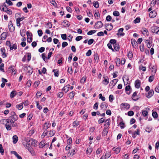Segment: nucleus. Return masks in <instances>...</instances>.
<instances>
[{
	"mask_svg": "<svg viewBox=\"0 0 159 159\" xmlns=\"http://www.w3.org/2000/svg\"><path fill=\"white\" fill-rule=\"evenodd\" d=\"M104 79L102 81V83L105 85L108 84L109 82V80L108 78L106 77H103Z\"/></svg>",
	"mask_w": 159,
	"mask_h": 159,
	"instance_id": "obj_14",
	"label": "nucleus"
},
{
	"mask_svg": "<svg viewBox=\"0 0 159 159\" xmlns=\"http://www.w3.org/2000/svg\"><path fill=\"white\" fill-rule=\"evenodd\" d=\"M118 81V80L117 79H114L113 80H112L111 81L113 83H112V85H113V87L115 86L116 84V83Z\"/></svg>",
	"mask_w": 159,
	"mask_h": 159,
	"instance_id": "obj_48",
	"label": "nucleus"
},
{
	"mask_svg": "<svg viewBox=\"0 0 159 159\" xmlns=\"http://www.w3.org/2000/svg\"><path fill=\"white\" fill-rule=\"evenodd\" d=\"M135 87L137 88H139L140 85V82L139 80H137L135 82Z\"/></svg>",
	"mask_w": 159,
	"mask_h": 159,
	"instance_id": "obj_13",
	"label": "nucleus"
},
{
	"mask_svg": "<svg viewBox=\"0 0 159 159\" xmlns=\"http://www.w3.org/2000/svg\"><path fill=\"white\" fill-rule=\"evenodd\" d=\"M13 114L10 116L9 117L11 124L14 123V122L16 121L18 119L17 116L14 114L15 113L13 112Z\"/></svg>",
	"mask_w": 159,
	"mask_h": 159,
	"instance_id": "obj_1",
	"label": "nucleus"
},
{
	"mask_svg": "<svg viewBox=\"0 0 159 159\" xmlns=\"http://www.w3.org/2000/svg\"><path fill=\"white\" fill-rule=\"evenodd\" d=\"M24 69L25 71H27V73L29 75L31 74L33 71L32 69L29 66H26Z\"/></svg>",
	"mask_w": 159,
	"mask_h": 159,
	"instance_id": "obj_2",
	"label": "nucleus"
},
{
	"mask_svg": "<svg viewBox=\"0 0 159 159\" xmlns=\"http://www.w3.org/2000/svg\"><path fill=\"white\" fill-rule=\"evenodd\" d=\"M148 112L145 110H143L142 111V115L144 116H146L148 114Z\"/></svg>",
	"mask_w": 159,
	"mask_h": 159,
	"instance_id": "obj_46",
	"label": "nucleus"
},
{
	"mask_svg": "<svg viewBox=\"0 0 159 159\" xmlns=\"http://www.w3.org/2000/svg\"><path fill=\"white\" fill-rule=\"evenodd\" d=\"M137 93L136 92H134L132 95V99L134 101H136L138 100V98H136L135 97L136 96Z\"/></svg>",
	"mask_w": 159,
	"mask_h": 159,
	"instance_id": "obj_32",
	"label": "nucleus"
},
{
	"mask_svg": "<svg viewBox=\"0 0 159 159\" xmlns=\"http://www.w3.org/2000/svg\"><path fill=\"white\" fill-rule=\"evenodd\" d=\"M151 39V38H149V39H147L145 41V42L146 44L147 47L150 48L152 46L151 43H150V40Z\"/></svg>",
	"mask_w": 159,
	"mask_h": 159,
	"instance_id": "obj_6",
	"label": "nucleus"
},
{
	"mask_svg": "<svg viewBox=\"0 0 159 159\" xmlns=\"http://www.w3.org/2000/svg\"><path fill=\"white\" fill-rule=\"evenodd\" d=\"M131 87L130 85H128L126 86L125 88V91H126V93L128 95H129L130 93V90Z\"/></svg>",
	"mask_w": 159,
	"mask_h": 159,
	"instance_id": "obj_10",
	"label": "nucleus"
},
{
	"mask_svg": "<svg viewBox=\"0 0 159 159\" xmlns=\"http://www.w3.org/2000/svg\"><path fill=\"white\" fill-rule=\"evenodd\" d=\"M45 142L44 141H42L39 144V147L40 148H41L44 147L45 145Z\"/></svg>",
	"mask_w": 159,
	"mask_h": 159,
	"instance_id": "obj_34",
	"label": "nucleus"
},
{
	"mask_svg": "<svg viewBox=\"0 0 159 159\" xmlns=\"http://www.w3.org/2000/svg\"><path fill=\"white\" fill-rule=\"evenodd\" d=\"M148 33V30L146 29H144L143 30V31L142 32L143 34L145 35L146 34V35H148V34L147 33Z\"/></svg>",
	"mask_w": 159,
	"mask_h": 159,
	"instance_id": "obj_58",
	"label": "nucleus"
},
{
	"mask_svg": "<svg viewBox=\"0 0 159 159\" xmlns=\"http://www.w3.org/2000/svg\"><path fill=\"white\" fill-rule=\"evenodd\" d=\"M13 142L14 143H16L18 140V137L16 135H14L12 137Z\"/></svg>",
	"mask_w": 159,
	"mask_h": 159,
	"instance_id": "obj_20",
	"label": "nucleus"
},
{
	"mask_svg": "<svg viewBox=\"0 0 159 159\" xmlns=\"http://www.w3.org/2000/svg\"><path fill=\"white\" fill-rule=\"evenodd\" d=\"M68 72L70 74H71L73 73V70L72 67H69L68 70Z\"/></svg>",
	"mask_w": 159,
	"mask_h": 159,
	"instance_id": "obj_55",
	"label": "nucleus"
},
{
	"mask_svg": "<svg viewBox=\"0 0 159 159\" xmlns=\"http://www.w3.org/2000/svg\"><path fill=\"white\" fill-rule=\"evenodd\" d=\"M116 40L114 39H111L110 41V43H111L113 45H114L115 44H116Z\"/></svg>",
	"mask_w": 159,
	"mask_h": 159,
	"instance_id": "obj_54",
	"label": "nucleus"
},
{
	"mask_svg": "<svg viewBox=\"0 0 159 159\" xmlns=\"http://www.w3.org/2000/svg\"><path fill=\"white\" fill-rule=\"evenodd\" d=\"M121 105L125 106V108L127 109H129L130 107V105L127 103H121Z\"/></svg>",
	"mask_w": 159,
	"mask_h": 159,
	"instance_id": "obj_24",
	"label": "nucleus"
},
{
	"mask_svg": "<svg viewBox=\"0 0 159 159\" xmlns=\"http://www.w3.org/2000/svg\"><path fill=\"white\" fill-rule=\"evenodd\" d=\"M119 125L120 128L122 129H123L125 127V123L123 122L122 121L119 123Z\"/></svg>",
	"mask_w": 159,
	"mask_h": 159,
	"instance_id": "obj_50",
	"label": "nucleus"
},
{
	"mask_svg": "<svg viewBox=\"0 0 159 159\" xmlns=\"http://www.w3.org/2000/svg\"><path fill=\"white\" fill-rule=\"evenodd\" d=\"M28 151L31 153L32 155H35V152L31 147H29L28 148Z\"/></svg>",
	"mask_w": 159,
	"mask_h": 159,
	"instance_id": "obj_25",
	"label": "nucleus"
},
{
	"mask_svg": "<svg viewBox=\"0 0 159 159\" xmlns=\"http://www.w3.org/2000/svg\"><path fill=\"white\" fill-rule=\"evenodd\" d=\"M107 107V104L105 102H103L101 104V107L102 109L106 108Z\"/></svg>",
	"mask_w": 159,
	"mask_h": 159,
	"instance_id": "obj_31",
	"label": "nucleus"
},
{
	"mask_svg": "<svg viewBox=\"0 0 159 159\" xmlns=\"http://www.w3.org/2000/svg\"><path fill=\"white\" fill-rule=\"evenodd\" d=\"M96 32V30H91L89 31L87 34L88 35H91L95 33Z\"/></svg>",
	"mask_w": 159,
	"mask_h": 159,
	"instance_id": "obj_43",
	"label": "nucleus"
},
{
	"mask_svg": "<svg viewBox=\"0 0 159 159\" xmlns=\"http://www.w3.org/2000/svg\"><path fill=\"white\" fill-rule=\"evenodd\" d=\"M35 130L34 129H32L31 130L29 131L28 135L29 136H31L34 132Z\"/></svg>",
	"mask_w": 159,
	"mask_h": 159,
	"instance_id": "obj_37",
	"label": "nucleus"
},
{
	"mask_svg": "<svg viewBox=\"0 0 159 159\" xmlns=\"http://www.w3.org/2000/svg\"><path fill=\"white\" fill-rule=\"evenodd\" d=\"M153 91H152L151 90H150V91H149L148 93V95H147V97L148 98H150L152 96L153 94Z\"/></svg>",
	"mask_w": 159,
	"mask_h": 159,
	"instance_id": "obj_36",
	"label": "nucleus"
},
{
	"mask_svg": "<svg viewBox=\"0 0 159 159\" xmlns=\"http://www.w3.org/2000/svg\"><path fill=\"white\" fill-rule=\"evenodd\" d=\"M152 116L154 118H156L158 117V114L157 112L156 111H153L152 113Z\"/></svg>",
	"mask_w": 159,
	"mask_h": 159,
	"instance_id": "obj_56",
	"label": "nucleus"
},
{
	"mask_svg": "<svg viewBox=\"0 0 159 159\" xmlns=\"http://www.w3.org/2000/svg\"><path fill=\"white\" fill-rule=\"evenodd\" d=\"M31 81L30 80H29L26 83V85L28 87H30L31 86Z\"/></svg>",
	"mask_w": 159,
	"mask_h": 159,
	"instance_id": "obj_62",
	"label": "nucleus"
},
{
	"mask_svg": "<svg viewBox=\"0 0 159 159\" xmlns=\"http://www.w3.org/2000/svg\"><path fill=\"white\" fill-rule=\"evenodd\" d=\"M109 101L110 102H112L113 99H114V97L112 95H109Z\"/></svg>",
	"mask_w": 159,
	"mask_h": 159,
	"instance_id": "obj_57",
	"label": "nucleus"
},
{
	"mask_svg": "<svg viewBox=\"0 0 159 159\" xmlns=\"http://www.w3.org/2000/svg\"><path fill=\"white\" fill-rule=\"evenodd\" d=\"M16 107L18 110H20L23 108V106L22 103H21L17 105L16 106Z\"/></svg>",
	"mask_w": 159,
	"mask_h": 159,
	"instance_id": "obj_28",
	"label": "nucleus"
},
{
	"mask_svg": "<svg viewBox=\"0 0 159 159\" xmlns=\"http://www.w3.org/2000/svg\"><path fill=\"white\" fill-rule=\"evenodd\" d=\"M11 153L13 154L18 158V159H22L21 157L15 151H11Z\"/></svg>",
	"mask_w": 159,
	"mask_h": 159,
	"instance_id": "obj_21",
	"label": "nucleus"
},
{
	"mask_svg": "<svg viewBox=\"0 0 159 159\" xmlns=\"http://www.w3.org/2000/svg\"><path fill=\"white\" fill-rule=\"evenodd\" d=\"M80 124V122L79 121L75 120L72 123V125L73 127H76Z\"/></svg>",
	"mask_w": 159,
	"mask_h": 159,
	"instance_id": "obj_23",
	"label": "nucleus"
},
{
	"mask_svg": "<svg viewBox=\"0 0 159 159\" xmlns=\"http://www.w3.org/2000/svg\"><path fill=\"white\" fill-rule=\"evenodd\" d=\"M156 14L157 13L155 11H152L150 13L149 16L151 18H153L156 16Z\"/></svg>",
	"mask_w": 159,
	"mask_h": 159,
	"instance_id": "obj_16",
	"label": "nucleus"
},
{
	"mask_svg": "<svg viewBox=\"0 0 159 159\" xmlns=\"http://www.w3.org/2000/svg\"><path fill=\"white\" fill-rule=\"evenodd\" d=\"M25 32L26 30L25 29H24L22 30L20 32V35L22 37H24L25 34Z\"/></svg>",
	"mask_w": 159,
	"mask_h": 159,
	"instance_id": "obj_33",
	"label": "nucleus"
},
{
	"mask_svg": "<svg viewBox=\"0 0 159 159\" xmlns=\"http://www.w3.org/2000/svg\"><path fill=\"white\" fill-rule=\"evenodd\" d=\"M116 66H117L119 67L120 66V59L119 58L116 59Z\"/></svg>",
	"mask_w": 159,
	"mask_h": 159,
	"instance_id": "obj_38",
	"label": "nucleus"
},
{
	"mask_svg": "<svg viewBox=\"0 0 159 159\" xmlns=\"http://www.w3.org/2000/svg\"><path fill=\"white\" fill-rule=\"evenodd\" d=\"M70 84H67L62 89V90L64 91L66 93L69 91L70 88Z\"/></svg>",
	"mask_w": 159,
	"mask_h": 159,
	"instance_id": "obj_12",
	"label": "nucleus"
},
{
	"mask_svg": "<svg viewBox=\"0 0 159 159\" xmlns=\"http://www.w3.org/2000/svg\"><path fill=\"white\" fill-rule=\"evenodd\" d=\"M62 25L64 27H68L70 25L69 21L67 20H64L62 22Z\"/></svg>",
	"mask_w": 159,
	"mask_h": 159,
	"instance_id": "obj_15",
	"label": "nucleus"
},
{
	"mask_svg": "<svg viewBox=\"0 0 159 159\" xmlns=\"http://www.w3.org/2000/svg\"><path fill=\"white\" fill-rule=\"evenodd\" d=\"M75 92L72 91L69 94V96L70 99H72L75 96Z\"/></svg>",
	"mask_w": 159,
	"mask_h": 159,
	"instance_id": "obj_29",
	"label": "nucleus"
},
{
	"mask_svg": "<svg viewBox=\"0 0 159 159\" xmlns=\"http://www.w3.org/2000/svg\"><path fill=\"white\" fill-rule=\"evenodd\" d=\"M106 29L107 30H111L113 28V25L112 24H107L106 25Z\"/></svg>",
	"mask_w": 159,
	"mask_h": 159,
	"instance_id": "obj_11",
	"label": "nucleus"
},
{
	"mask_svg": "<svg viewBox=\"0 0 159 159\" xmlns=\"http://www.w3.org/2000/svg\"><path fill=\"white\" fill-rule=\"evenodd\" d=\"M5 126L6 129L8 130H10L11 129V125L7 123L6 124Z\"/></svg>",
	"mask_w": 159,
	"mask_h": 159,
	"instance_id": "obj_52",
	"label": "nucleus"
},
{
	"mask_svg": "<svg viewBox=\"0 0 159 159\" xmlns=\"http://www.w3.org/2000/svg\"><path fill=\"white\" fill-rule=\"evenodd\" d=\"M113 14L114 16H118L120 15V13L119 11H114L113 12Z\"/></svg>",
	"mask_w": 159,
	"mask_h": 159,
	"instance_id": "obj_51",
	"label": "nucleus"
},
{
	"mask_svg": "<svg viewBox=\"0 0 159 159\" xmlns=\"http://www.w3.org/2000/svg\"><path fill=\"white\" fill-rule=\"evenodd\" d=\"M51 124L49 122H46L44 124L43 129L46 130L50 126Z\"/></svg>",
	"mask_w": 159,
	"mask_h": 159,
	"instance_id": "obj_8",
	"label": "nucleus"
},
{
	"mask_svg": "<svg viewBox=\"0 0 159 159\" xmlns=\"http://www.w3.org/2000/svg\"><path fill=\"white\" fill-rule=\"evenodd\" d=\"M17 48V46L16 44H14L12 46H11H11L10 48V49L11 50H12L13 49H16Z\"/></svg>",
	"mask_w": 159,
	"mask_h": 159,
	"instance_id": "obj_41",
	"label": "nucleus"
},
{
	"mask_svg": "<svg viewBox=\"0 0 159 159\" xmlns=\"http://www.w3.org/2000/svg\"><path fill=\"white\" fill-rule=\"evenodd\" d=\"M64 93L62 92H60L58 93L57 94L58 97L61 98L63 96Z\"/></svg>",
	"mask_w": 159,
	"mask_h": 159,
	"instance_id": "obj_53",
	"label": "nucleus"
},
{
	"mask_svg": "<svg viewBox=\"0 0 159 159\" xmlns=\"http://www.w3.org/2000/svg\"><path fill=\"white\" fill-rule=\"evenodd\" d=\"M6 2L10 6H12L13 5L12 2L10 0H6Z\"/></svg>",
	"mask_w": 159,
	"mask_h": 159,
	"instance_id": "obj_63",
	"label": "nucleus"
},
{
	"mask_svg": "<svg viewBox=\"0 0 159 159\" xmlns=\"http://www.w3.org/2000/svg\"><path fill=\"white\" fill-rule=\"evenodd\" d=\"M93 5L96 8H98L99 7V4L98 1H96L93 2Z\"/></svg>",
	"mask_w": 159,
	"mask_h": 159,
	"instance_id": "obj_39",
	"label": "nucleus"
},
{
	"mask_svg": "<svg viewBox=\"0 0 159 159\" xmlns=\"http://www.w3.org/2000/svg\"><path fill=\"white\" fill-rule=\"evenodd\" d=\"M111 154L109 152H107L105 153V157L106 158H109L111 156Z\"/></svg>",
	"mask_w": 159,
	"mask_h": 159,
	"instance_id": "obj_35",
	"label": "nucleus"
},
{
	"mask_svg": "<svg viewBox=\"0 0 159 159\" xmlns=\"http://www.w3.org/2000/svg\"><path fill=\"white\" fill-rule=\"evenodd\" d=\"M156 71V67L153 66L152 69V75H154Z\"/></svg>",
	"mask_w": 159,
	"mask_h": 159,
	"instance_id": "obj_27",
	"label": "nucleus"
},
{
	"mask_svg": "<svg viewBox=\"0 0 159 159\" xmlns=\"http://www.w3.org/2000/svg\"><path fill=\"white\" fill-rule=\"evenodd\" d=\"M55 131L53 130H51L49 132V136H53L55 134Z\"/></svg>",
	"mask_w": 159,
	"mask_h": 159,
	"instance_id": "obj_45",
	"label": "nucleus"
},
{
	"mask_svg": "<svg viewBox=\"0 0 159 159\" xmlns=\"http://www.w3.org/2000/svg\"><path fill=\"white\" fill-rule=\"evenodd\" d=\"M93 151V149L91 148H88L86 150V153L87 155H89L91 154Z\"/></svg>",
	"mask_w": 159,
	"mask_h": 159,
	"instance_id": "obj_17",
	"label": "nucleus"
},
{
	"mask_svg": "<svg viewBox=\"0 0 159 159\" xmlns=\"http://www.w3.org/2000/svg\"><path fill=\"white\" fill-rule=\"evenodd\" d=\"M94 16L95 18L98 20L99 17V13L98 12H96L94 14Z\"/></svg>",
	"mask_w": 159,
	"mask_h": 159,
	"instance_id": "obj_49",
	"label": "nucleus"
},
{
	"mask_svg": "<svg viewBox=\"0 0 159 159\" xmlns=\"http://www.w3.org/2000/svg\"><path fill=\"white\" fill-rule=\"evenodd\" d=\"M61 37L63 40H65L66 39L67 36L66 34H61Z\"/></svg>",
	"mask_w": 159,
	"mask_h": 159,
	"instance_id": "obj_59",
	"label": "nucleus"
},
{
	"mask_svg": "<svg viewBox=\"0 0 159 159\" xmlns=\"http://www.w3.org/2000/svg\"><path fill=\"white\" fill-rule=\"evenodd\" d=\"M124 30V29L123 28H120L118 30V33L117 34L118 35H120V36H123L125 35V33L122 32Z\"/></svg>",
	"mask_w": 159,
	"mask_h": 159,
	"instance_id": "obj_7",
	"label": "nucleus"
},
{
	"mask_svg": "<svg viewBox=\"0 0 159 159\" xmlns=\"http://www.w3.org/2000/svg\"><path fill=\"white\" fill-rule=\"evenodd\" d=\"M140 18L139 17H137L134 20V22L135 24L139 23L140 22Z\"/></svg>",
	"mask_w": 159,
	"mask_h": 159,
	"instance_id": "obj_47",
	"label": "nucleus"
},
{
	"mask_svg": "<svg viewBox=\"0 0 159 159\" xmlns=\"http://www.w3.org/2000/svg\"><path fill=\"white\" fill-rule=\"evenodd\" d=\"M94 39H90L88 41V44L89 45L92 44L94 42Z\"/></svg>",
	"mask_w": 159,
	"mask_h": 159,
	"instance_id": "obj_64",
	"label": "nucleus"
},
{
	"mask_svg": "<svg viewBox=\"0 0 159 159\" xmlns=\"http://www.w3.org/2000/svg\"><path fill=\"white\" fill-rule=\"evenodd\" d=\"M139 69L140 70H142L143 71H145L146 70V67L142 66H139Z\"/></svg>",
	"mask_w": 159,
	"mask_h": 159,
	"instance_id": "obj_61",
	"label": "nucleus"
},
{
	"mask_svg": "<svg viewBox=\"0 0 159 159\" xmlns=\"http://www.w3.org/2000/svg\"><path fill=\"white\" fill-rule=\"evenodd\" d=\"M131 43L132 45L134 47V48H135L138 44L136 41L134 39H131Z\"/></svg>",
	"mask_w": 159,
	"mask_h": 159,
	"instance_id": "obj_19",
	"label": "nucleus"
},
{
	"mask_svg": "<svg viewBox=\"0 0 159 159\" xmlns=\"http://www.w3.org/2000/svg\"><path fill=\"white\" fill-rule=\"evenodd\" d=\"M53 71L54 73V75L55 76L58 77L59 75V71L57 70H54Z\"/></svg>",
	"mask_w": 159,
	"mask_h": 159,
	"instance_id": "obj_42",
	"label": "nucleus"
},
{
	"mask_svg": "<svg viewBox=\"0 0 159 159\" xmlns=\"http://www.w3.org/2000/svg\"><path fill=\"white\" fill-rule=\"evenodd\" d=\"M113 47H114V49L116 51H118L119 50L120 47L118 44H115L113 45Z\"/></svg>",
	"mask_w": 159,
	"mask_h": 159,
	"instance_id": "obj_40",
	"label": "nucleus"
},
{
	"mask_svg": "<svg viewBox=\"0 0 159 159\" xmlns=\"http://www.w3.org/2000/svg\"><path fill=\"white\" fill-rule=\"evenodd\" d=\"M151 31L153 33L157 34L159 31V27L155 26H153L151 28Z\"/></svg>",
	"mask_w": 159,
	"mask_h": 159,
	"instance_id": "obj_4",
	"label": "nucleus"
},
{
	"mask_svg": "<svg viewBox=\"0 0 159 159\" xmlns=\"http://www.w3.org/2000/svg\"><path fill=\"white\" fill-rule=\"evenodd\" d=\"M7 37V33L6 32H3L1 35V38L2 40H4Z\"/></svg>",
	"mask_w": 159,
	"mask_h": 159,
	"instance_id": "obj_26",
	"label": "nucleus"
},
{
	"mask_svg": "<svg viewBox=\"0 0 159 159\" xmlns=\"http://www.w3.org/2000/svg\"><path fill=\"white\" fill-rule=\"evenodd\" d=\"M1 51L2 54V56L3 58L6 57L7 55L5 53L6 50L4 48H2L1 49Z\"/></svg>",
	"mask_w": 159,
	"mask_h": 159,
	"instance_id": "obj_9",
	"label": "nucleus"
},
{
	"mask_svg": "<svg viewBox=\"0 0 159 159\" xmlns=\"http://www.w3.org/2000/svg\"><path fill=\"white\" fill-rule=\"evenodd\" d=\"M42 94V92L41 91H38L36 93V97L37 98H38L41 96Z\"/></svg>",
	"mask_w": 159,
	"mask_h": 159,
	"instance_id": "obj_44",
	"label": "nucleus"
},
{
	"mask_svg": "<svg viewBox=\"0 0 159 159\" xmlns=\"http://www.w3.org/2000/svg\"><path fill=\"white\" fill-rule=\"evenodd\" d=\"M134 115V112L132 111H130L128 112V115L129 116H132Z\"/></svg>",
	"mask_w": 159,
	"mask_h": 159,
	"instance_id": "obj_60",
	"label": "nucleus"
},
{
	"mask_svg": "<svg viewBox=\"0 0 159 159\" xmlns=\"http://www.w3.org/2000/svg\"><path fill=\"white\" fill-rule=\"evenodd\" d=\"M108 132V129L106 128H105L103 130L102 134L103 136H105L107 135Z\"/></svg>",
	"mask_w": 159,
	"mask_h": 159,
	"instance_id": "obj_22",
	"label": "nucleus"
},
{
	"mask_svg": "<svg viewBox=\"0 0 159 159\" xmlns=\"http://www.w3.org/2000/svg\"><path fill=\"white\" fill-rule=\"evenodd\" d=\"M112 150L115 151V153L116 154L118 153L120 151V147H118L117 148L114 147L112 148Z\"/></svg>",
	"mask_w": 159,
	"mask_h": 159,
	"instance_id": "obj_18",
	"label": "nucleus"
},
{
	"mask_svg": "<svg viewBox=\"0 0 159 159\" xmlns=\"http://www.w3.org/2000/svg\"><path fill=\"white\" fill-rule=\"evenodd\" d=\"M102 23L101 21H98L96 22L94 25V28L95 29L101 28L102 26Z\"/></svg>",
	"mask_w": 159,
	"mask_h": 159,
	"instance_id": "obj_3",
	"label": "nucleus"
},
{
	"mask_svg": "<svg viewBox=\"0 0 159 159\" xmlns=\"http://www.w3.org/2000/svg\"><path fill=\"white\" fill-rule=\"evenodd\" d=\"M16 94V91H12L10 93V97L11 98H13L14 97Z\"/></svg>",
	"mask_w": 159,
	"mask_h": 159,
	"instance_id": "obj_30",
	"label": "nucleus"
},
{
	"mask_svg": "<svg viewBox=\"0 0 159 159\" xmlns=\"http://www.w3.org/2000/svg\"><path fill=\"white\" fill-rule=\"evenodd\" d=\"M9 30L11 32H13L15 30V28L13 26L12 21H10L8 25Z\"/></svg>",
	"mask_w": 159,
	"mask_h": 159,
	"instance_id": "obj_5",
	"label": "nucleus"
}]
</instances>
